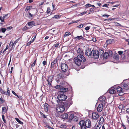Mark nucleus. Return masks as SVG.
<instances>
[{
  "mask_svg": "<svg viewBox=\"0 0 129 129\" xmlns=\"http://www.w3.org/2000/svg\"><path fill=\"white\" fill-rule=\"evenodd\" d=\"M61 67V70L63 72H64L65 73H67L69 75V72L68 69V66L66 64L62 63Z\"/></svg>",
  "mask_w": 129,
  "mask_h": 129,
  "instance_id": "nucleus-1",
  "label": "nucleus"
},
{
  "mask_svg": "<svg viewBox=\"0 0 129 129\" xmlns=\"http://www.w3.org/2000/svg\"><path fill=\"white\" fill-rule=\"evenodd\" d=\"M99 117V115L97 113L94 112L92 114V122H93L95 124H96L98 122V119Z\"/></svg>",
  "mask_w": 129,
  "mask_h": 129,
  "instance_id": "nucleus-2",
  "label": "nucleus"
},
{
  "mask_svg": "<svg viewBox=\"0 0 129 129\" xmlns=\"http://www.w3.org/2000/svg\"><path fill=\"white\" fill-rule=\"evenodd\" d=\"M67 73V74L66 73H65L62 72L58 74L57 75V77L59 79H63L66 78L67 76L69 75Z\"/></svg>",
  "mask_w": 129,
  "mask_h": 129,
  "instance_id": "nucleus-3",
  "label": "nucleus"
},
{
  "mask_svg": "<svg viewBox=\"0 0 129 129\" xmlns=\"http://www.w3.org/2000/svg\"><path fill=\"white\" fill-rule=\"evenodd\" d=\"M72 99L71 98H70L66 101V102L63 103L64 105L67 108H68L70 106L73 104V102L71 100Z\"/></svg>",
  "mask_w": 129,
  "mask_h": 129,
  "instance_id": "nucleus-4",
  "label": "nucleus"
},
{
  "mask_svg": "<svg viewBox=\"0 0 129 129\" xmlns=\"http://www.w3.org/2000/svg\"><path fill=\"white\" fill-rule=\"evenodd\" d=\"M92 52L93 53H92V56L95 59H98L99 56V52H98V51L92 50Z\"/></svg>",
  "mask_w": 129,
  "mask_h": 129,
  "instance_id": "nucleus-5",
  "label": "nucleus"
},
{
  "mask_svg": "<svg viewBox=\"0 0 129 129\" xmlns=\"http://www.w3.org/2000/svg\"><path fill=\"white\" fill-rule=\"evenodd\" d=\"M67 96L63 94L60 93L57 96V98L61 102L65 101L67 98Z\"/></svg>",
  "mask_w": 129,
  "mask_h": 129,
  "instance_id": "nucleus-6",
  "label": "nucleus"
},
{
  "mask_svg": "<svg viewBox=\"0 0 129 129\" xmlns=\"http://www.w3.org/2000/svg\"><path fill=\"white\" fill-rule=\"evenodd\" d=\"M65 110V108L64 106L61 105L58 107L56 108V110L58 113H61L63 112Z\"/></svg>",
  "mask_w": 129,
  "mask_h": 129,
  "instance_id": "nucleus-7",
  "label": "nucleus"
},
{
  "mask_svg": "<svg viewBox=\"0 0 129 129\" xmlns=\"http://www.w3.org/2000/svg\"><path fill=\"white\" fill-rule=\"evenodd\" d=\"M0 92L2 94L6 95L7 96H10V91L9 88H7V92H5L2 88H1L0 89Z\"/></svg>",
  "mask_w": 129,
  "mask_h": 129,
  "instance_id": "nucleus-8",
  "label": "nucleus"
},
{
  "mask_svg": "<svg viewBox=\"0 0 129 129\" xmlns=\"http://www.w3.org/2000/svg\"><path fill=\"white\" fill-rule=\"evenodd\" d=\"M92 50L91 51L90 49L88 48L85 50V54L86 56H92Z\"/></svg>",
  "mask_w": 129,
  "mask_h": 129,
  "instance_id": "nucleus-9",
  "label": "nucleus"
},
{
  "mask_svg": "<svg viewBox=\"0 0 129 129\" xmlns=\"http://www.w3.org/2000/svg\"><path fill=\"white\" fill-rule=\"evenodd\" d=\"M84 123L85 121L83 120H82L79 122V124L81 129H86L87 126Z\"/></svg>",
  "mask_w": 129,
  "mask_h": 129,
  "instance_id": "nucleus-10",
  "label": "nucleus"
},
{
  "mask_svg": "<svg viewBox=\"0 0 129 129\" xmlns=\"http://www.w3.org/2000/svg\"><path fill=\"white\" fill-rule=\"evenodd\" d=\"M77 57L82 62H84L86 61V59L84 55H78Z\"/></svg>",
  "mask_w": 129,
  "mask_h": 129,
  "instance_id": "nucleus-11",
  "label": "nucleus"
},
{
  "mask_svg": "<svg viewBox=\"0 0 129 129\" xmlns=\"http://www.w3.org/2000/svg\"><path fill=\"white\" fill-rule=\"evenodd\" d=\"M68 90V88L66 87H60L59 89V92L61 93V94H63V93L66 92Z\"/></svg>",
  "mask_w": 129,
  "mask_h": 129,
  "instance_id": "nucleus-12",
  "label": "nucleus"
},
{
  "mask_svg": "<svg viewBox=\"0 0 129 129\" xmlns=\"http://www.w3.org/2000/svg\"><path fill=\"white\" fill-rule=\"evenodd\" d=\"M57 59H54L53 62H52L51 64V66L50 67V69H51L52 68H55L56 66V64L57 62Z\"/></svg>",
  "mask_w": 129,
  "mask_h": 129,
  "instance_id": "nucleus-13",
  "label": "nucleus"
},
{
  "mask_svg": "<svg viewBox=\"0 0 129 129\" xmlns=\"http://www.w3.org/2000/svg\"><path fill=\"white\" fill-rule=\"evenodd\" d=\"M74 61L76 64L78 66H80L81 65V62L77 57H76L74 58Z\"/></svg>",
  "mask_w": 129,
  "mask_h": 129,
  "instance_id": "nucleus-14",
  "label": "nucleus"
},
{
  "mask_svg": "<svg viewBox=\"0 0 129 129\" xmlns=\"http://www.w3.org/2000/svg\"><path fill=\"white\" fill-rule=\"evenodd\" d=\"M103 108V104H99L97 108V110L99 112H101Z\"/></svg>",
  "mask_w": 129,
  "mask_h": 129,
  "instance_id": "nucleus-15",
  "label": "nucleus"
},
{
  "mask_svg": "<svg viewBox=\"0 0 129 129\" xmlns=\"http://www.w3.org/2000/svg\"><path fill=\"white\" fill-rule=\"evenodd\" d=\"M85 125L86 126V128H89L90 127L91 125V122L89 119H88L85 121Z\"/></svg>",
  "mask_w": 129,
  "mask_h": 129,
  "instance_id": "nucleus-16",
  "label": "nucleus"
},
{
  "mask_svg": "<svg viewBox=\"0 0 129 129\" xmlns=\"http://www.w3.org/2000/svg\"><path fill=\"white\" fill-rule=\"evenodd\" d=\"M53 77L52 76H50L48 77L47 80L48 84L50 86L51 85V83L53 80L52 79Z\"/></svg>",
  "mask_w": 129,
  "mask_h": 129,
  "instance_id": "nucleus-17",
  "label": "nucleus"
},
{
  "mask_svg": "<svg viewBox=\"0 0 129 129\" xmlns=\"http://www.w3.org/2000/svg\"><path fill=\"white\" fill-rule=\"evenodd\" d=\"M99 100L100 102L104 104L106 102V99L105 96H101L99 98Z\"/></svg>",
  "mask_w": 129,
  "mask_h": 129,
  "instance_id": "nucleus-18",
  "label": "nucleus"
},
{
  "mask_svg": "<svg viewBox=\"0 0 129 129\" xmlns=\"http://www.w3.org/2000/svg\"><path fill=\"white\" fill-rule=\"evenodd\" d=\"M123 89L125 90H127L129 89L128 84L127 83H124L123 85Z\"/></svg>",
  "mask_w": 129,
  "mask_h": 129,
  "instance_id": "nucleus-19",
  "label": "nucleus"
},
{
  "mask_svg": "<svg viewBox=\"0 0 129 129\" xmlns=\"http://www.w3.org/2000/svg\"><path fill=\"white\" fill-rule=\"evenodd\" d=\"M77 54L78 55H84V53L83 50L81 48H79L77 50Z\"/></svg>",
  "mask_w": 129,
  "mask_h": 129,
  "instance_id": "nucleus-20",
  "label": "nucleus"
},
{
  "mask_svg": "<svg viewBox=\"0 0 129 129\" xmlns=\"http://www.w3.org/2000/svg\"><path fill=\"white\" fill-rule=\"evenodd\" d=\"M27 24L29 26H31V27H32L35 25V23L34 21H32L30 22H28L27 24L26 25V26Z\"/></svg>",
  "mask_w": 129,
  "mask_h": 129,
  "instance_id": "nucleus-21",
  "label": "nucleus"
},
{
  "mask_svg": "<svg viewBox=\"0 0 129 129\" xmlns=\"http://www.w3.org/2000/svg\"><path fill=\"white\" fill-rule=\"evenodd\" d=\"M68 114L65 113L61 115V117L64 119H66L68 118Z\"/></svg>",
  "mask_w": 129,
  "mask_h": 129,
  "instance_id": "nucleus-22",
  "label": "nucleus"
},
{
  "mask_svg": "<svg viewBox=\"0 0 129 129\" xmlns=\"http://www.w3.org/2000/svg\"><path fill=\"white\" fill-rule=\"evenodd\" d=\"M113 39H108L106 41L105 44L107 46L109 44H111L112 43L113 41Z\"/></svg>",
  "mask_w": 129,
  "mask_h": 129,
  "instance_id": "nucleus-23",
  "label": "nucleus"
},
{
  "mask_svg": "<svg viewBox=\"0 0 129 129\" xmlns=\"http://www.w3.org/2000/svg\"><path fill=\"white\" fill-rule=\"evenodd\" d=\"M116 88H111L109 90V92L111 94H114L116 93Z\"/></svg>",
  "mask_w": 129,
  "mask_h": 129,
  "instance_id": "nucleus-24",
  "label": "nucleus"
},
{
  "mask_svg": "<svg viewBox=\"0 0 129 129\" xmlns=\"http://www.w3.org/2000/svg\"><path fill=\"white\" fill-rule=\"evenodd\" d=\"M115 89L118 92L120 93L122 92V89L121 87L118 86Z\"/></svg>",
  "mask_w": 129,
  "mask_h": 129,
  "instance_id": "nucleus-25",
  "label": "nucleus"
},
{
  "mask_svg": "<svg viewBox=\"0 0 129 129\" xmlns=\"http://www.w3.org/2000/svg\"><path fill=\"white\" fill-rule=\"evenodd\" d=\"M49 105L47 103H45L44 106V110L45 111L47 112L48 111Z\"/></svg>",
  "mask_w": 129,
  "mask_h": 129,
  "instance_id": "nucleus-26",
  "label": "nucleus"
},
{
  "mask_svg": "<svg viewBox=\"0 0 129 129\" xmlns=\"http://www.w3.org/2000/svg\"><path fill=\"white\" fill-rule=\"evenodd\" d=\"M68 115L69 116V119L70 121V120H71L74 117V115L73 114H70L69 113V114Z\"/></svg>",
  "mask_w": 129,
  "mask_h": 129,
  "instance_id": "nucleus-27",
  "label": "nucleus"
},
{
  "mask_svg": "<svg viewBox=\"0 0 129 129\" xmlns=\"http://www.w3.org/2000/svg\"><path fill=\"white\" fill-rule=\"evenodd\" d=\"M109 54L108 52H105L104 53L102 57H103L104 59H107L108 56H109Z\"/></svg>",
  "mask_w": 129,
  "mask_h": 129,
  "instance_id": "nucleus-28",
  "label": "nucleus"
},
{
  "mask_svg": "<svg viewBox=\"0 0 129 129\" xmlns=\"http://www.w3.org/2000/svg\"><path fill=\"white\" fill-rule=\"evenodd\" d=\"M98 52H99V55L100 54V57H102L104 53V50H103L100 49L98 51Z\"/></svg>",
  "mask_w": 129,
  "mask_h": 129,
  "instance_id": "nucleus-29",
  "label": "nucleus"
},
{
  "mask_svg": "<svg viewBox=\"0 0 129 129\" xmlns=\"http://www.w3.org/2000/svg\"><path fill=\"white\" fill-rule=\"evenodd\" d=\"M94 124H95V125L94 127L95 129H100V128L101 126V125L100 124H95V123Z\"/></svg>",
  "mask_w": 129,
  "mask_h": 129,
  "instance_id": "nucleus-30",
  "label": "nucleus"
},
{
  "mask_svg": "<svg viewBox=\"0 0 129 129\" xmlns=\"http://www.w3.org/2000/svg\"><path fill=\"white\" fill-rule=\"evenodd\" d=\"M6 30L7 29L6 28L2 27L0 28V33L2 32L3 33H5Z\"/></svg>",
  "mask_w": 129,
  "mask_h": 129,
  "instance_id": "nucleus-31",
  "label": "nucleus"
},
{
  "mask_svg": "<svg viewBox=\"0 0 129 129\" xmlns=\"http://www.w3.org/2000/svg\"><path fill=\"white\" fill-rule=\"evenodd\" d=\"M7 112V110L6 108L5 107H2V113L3 114H5Z\"/></svg>",
  "mask_w": 129,
  "mask_h": 129,
  "instance_id": "nucleus-32",
  "label": "nucleus"
},
{
  "mask_svg": "<svg viewBox=\"0 0 129 129\" xmlns=\"http://www.w3.org/2000/svg\"><path fill=\"white\" fill-rule=\"evenodd\" d=\"M104 122V119L102 116L101 117L100 120H99L100 123L101 124H102Z\"/></svg>",
  "mask_w": 129,
  "mask_h": 129,
  "instance_id": "nucleus-33",
  "label": "nucleus"
},
{
  "mask_svg": "<svg viewBox=\"0 0 129 129\" xmlns=\"http://www.w3.org/2000/svg\"><path fill=\"white\" fill-rule=\"evenodd\" d=\"M75 39L76 40H80L81 39H83V37L82 36H78L77 37H75Z\"/></svg>",
  "mask_w": 129,
  "mask_h": 129,
  "instance_id": "nucleus-34",
  "label": "nucleus"
},
{
  "mask_svg": "<svg viewBox=\"0 0 129 129\" xmlns=\"http://www.w3.org/2000/svg\"><path fill=\"white\" fill-rule=\"evenodd\" d=\"M15 120L19 124H23V123L22 122L20 121V120L18 118H15Z\"/></svg>",
  "mask_w": 129,
  "mask_h": 129,
  "instance_id": "nucleus-35",
  "label": "nucleus"
},
{
  "mask_svg": "<svg viewBox=\"0 0 129 129\" xmlns=\"http://www.w3.org/2000/svg\"><path fill=\"white\" fill-rule=\"evenodd\" d=\"M119 58V55L118 54L116 53L114 55L113 58L115 59H117Z\"/></svg>",
  "mask_w": 129,
  "mask_h": 129,
  "instance_id": "nucleus-36",
  "label": "nucleus"
},
{
  "mask_svg": "<svg viewBox=\"0 0 129 129\" xmlns=\"http://www.w3.org/2000/svg\"><path fill=\"white\" fill-rule=\"evenodd\" d=\"M61 17V15H56L54 16V17H52V18H55V19H58L60 18Z\"/></svg>",
  "mask_w": 129,
  "mask_h": 129,
  "instance_id": "nucleus-37",
  "label": "nucleus"
},
{
  "mask_svg": "<svg viewBox=\"0 0 129 129\" xmlns=\"http://www.w3.org/2000/svg\"><path fill=\"white\" fill-rule=\"evenodd\" d=\"M32 8L31 6H28L26 7L25 8V11L26 12H27L28 10H30Z\"/></svg>",
  "mask_w": 129,
  "mask_h": 129,
  "instance_id": "nucleus-38",
  "label": "nucleus"
},
{
  "mask_svg": "<svg viewBox=\"0 0 129 129\" xmlns=\"http://www.w3.org/2000/svg\"><path fill=\"white\" fill-rule=\"evenodd\" d=\"M94 10V8H91L89 10V11L90 12L88 13V14H90L91 13H92L93 12Z\"/></svg>",
  "mask_w": 129,
  "mask_h": 129,
  "instance_id": "nucleus-39",
  "label": "nucleus"
},
{
  "mask_svg": "<svg viewBox=\"0 0 129 129\" xmlns=\"http://www.w3.org/2000/svg\"><path fill=\"white\" fill-rule=\"evenodd\" d=\"M37 59H35L33 63L31 64V66L32 68L34 67L35 66V64H36V60Z\"/></svg>",
  "mask_w": 129,
  "mask_h": 129,
  "instance_id": "nucleus-40",
  "label": "nucleus"
},
{
  "mask_svg": "<svg viewBox=\"0 0 129 129\" xmlns=\"http://www.w3.org/2000/svg\"><path fill=\"white\" fill-rule=\"evenodd\" d=\"M90 4H87L85 5L84 6V8L87 9L90 7Z\"/></svg>",
  "mask_w": 129,
  "mask_h": 129,
  "instance_id": "nucleus-41",
  "label": "nucleus"
},
{
  "mask_svg": "<svg viewBox=\"0 0 129 129\" xmlns=\"http://www.w3.org/2000/svg\"><path fill=\"white\" fill-rule=\"evenodd\" d=\"M30 28H28V27L26 26L22 28V30L23 31H25L27 30L28 29H29Z\"/></svg>",
  "mask_w": 129,
  "mask_h": 129,
  "instance_id": "nucleus-42",
  "label": "nucleus"
},
{
  "mask_svg": "<svg viewBox=\"0 0 129 129\" xmlns=\"http://www.w3.org/2000/svg\"><path fill=\"white\" fill-rule=\"evenodd\" d=\"M60 127L63 129H65L66 128V126L63 124H62L61 125Z\"/></svg>",
  "mask_w": 129,
  "mask_h": 129,
  "instance_id": "nucleus-43",
  "label": "nucleus"
},
{
  "mask_svg": "<svg viewBox=\"0 0 129 129\" xmlns=\"http://www.w3.org/2000/svg\"><path fill=\"white\" fill-rule=\"evenodd\" d=\"M40 114L42 116L43 118H47V117L45 116L44 114H43L42 112H40Z\"/></svg>",
  "mask_w": 129,
  "mask_h": 129,
  "instance_id": "nucleus-44",
  "label": "nucleus"
},
{
  "mask_svg": "<svg viewBox=\"0 0 129 129\" xmlns=\"http://www.w3.org/2000/svg\"><path fill=\"white\" fill-rule=\"evenodd\" d=\"M2 117L3 120V121L5 123H6L7 122L6 121V120L5 119V118L4 115H2Z\"/></svg>",
  "mask_w": 129,
  "mask_h": 129,
  "instance_id": "nucleus-45",
  "label": "nucleus"
},
{
  "mask_svg": "<svg viewBox=\"0 0 129 129\" xmlns=\"http://www.w3.org/2000/svg\"><path fill=\"white\" fill-rule=\"evenodd\" d=\"M50 12V9L49 7L47 8V10L46 11V13L47 14H49Z\"/></svg>",
  "mask_w": 129,
  "mask_h": 129,
  "instance_id": "nucleus-46",
  "label": "nucleus"
},
{
  "mask_svg": "<svg viewBox=\"0 0 129 129\" xmlns=\"http://www.w3.org/2000/svg\"><path fill=\"white\" fill-rule=\"evenodd\" d=\"M47 63V62L45 60L43 61L42 62V63L45 67H46V64Z\"/></svg>",
  "mask_w": 129,
  "mask_h": 129,
  "instance_id": "nucleus-47",
  "label": "nucleus"
},
{
  "mask_svg": "<svg viewBox=\"0 0 129 129\" xmlns=\"http://www.w3.org/2000/svg\"><path fill=\"white\" fill-rule=\"evenodd\" d=\"M0 101L2 103H3L5 102V100L3 99L2 97H1L0 99Z\"/></svg>",
  "mask_w": 129,
  "mask_h": 129,
  "instance_id": "nucleus-48",
  "label": "nucleus"
},
{
  "mask_svg": "<svg viewBox=\"0 0 129 129\" xmlns=\"http://www.w3.org/2000/svg\"><path fill=\"white\" fill-rule=\"evenodd\" d=\"M20 39V38H19L18 39H17L16 40V41L14 42V43H13V45H14L15 44V45L16 44V43H17L18 42V41Z\"/></svg>",
  "mask_w": 129,
  "mask_h": 129,
  "instance_id": "nucleus-49",
  "label": "nucleus"
},
{
  "mask_svg": "<svg viewBox=\"0 0 129 129\" xmlns=\"http://www.w3.org/2000/svg\"><path fill=\"white\" fill-rule=\"evenodd\" d=\"M59 44V43L58 42H57L56 44H54V46L55 47H58Z\"/></svg>",
  "mask_w": 129,
  "mask_h": 129,
  "instance_id": "nucleus-50",
  "label": "nucleus"
},
{
  "mask_svg": "<svg viewBox=\"0 0 129 129\" xmlns=\"http://www.w3.org/2000/svg\"><path fill=\"white\" fill-rule=\"evenodd\" d=\"M123 105H120L119 106L118 108L119 109H123Z\"/></svg>",
  "mask_w": 129,
  "mask_h": 129,
  "instance_id": "nucleus-51",
  "label": "nucleus"
},
{
  "mask_svg": "<svg viewBox=\"0 0 129 129\" xmlns=\"http://www.w3.org/2000/svg\"><path fill=\"white\" fill-rule=\"evenodd\" d=\"M13 42L11 41L10 42V44H9V45L10 46L12 45V47H11V48L13 47V46L14 45H13Z\"/></svg>",
  "mask_w": 129,
  "mask_h": 129,
  "instance_id": "nucleus-52",
  "label": "nucleus"
},
{
  "mask_svg": "<svg viewBox=\"0 0 129 129\" xmlns=\"http://www.w3.org/2000/svg\"><path fill=\"white\" fill-rule=\"evenodd\" d=\"M37 35V34L36 33H34L33 36L34 37L33 38L34 39H35V40L36 39V36Z\"/></svg>",
  "mask_w": 129,
  "mask_h": 129,
  "instance_id": "nucleus-53",
  "label": "nucleus"
},
{
  "mask_svg": "<svg viewBox=\"0 0 129 129\" xmlns=\"http://www.w3.org/2000/svg\"><path fill=\"white\" fill-rule=\"evenodd\" d=\"M61 86L60 85H58L56 86L55 87V88L56 89H59L60 88V87H61Z\"/></svg>",
  "mask_w": 129,
  "mask_h": 129,
  "instance_id": "nucleus-54",
  "label": "nucleus"
},
{
  "mask_svg": "<svg viewBox=\"0 0 129 129\" xmlns=\"http://www.w3.org/2000/svg\"><path fill=\"white\" fill-rule=\"evenodd\" d=\"M90 28V26H87L85 28V30H88Z\"/></svg>",
  "mask_w": 129,
  "mask_h": 129,
  "instance_id": "nucleus-55",
  "label": "nucleus"
},
{
  "mask_svg": "<svg viewBox=\"0 0 129 129\" xmlns=\"http://www.w3.org/2000/svg\"><path fill=\"white\" fill-rule=\"evenodd\" d=\"M118 53L120 55H121L123 53V51H118Z\"/></svg>",
  "mask_w": 129,
  "mask_h": 129,
  "instance_id": "nucleus-56",
  "label": "nucleus"
},
{
  "mask_svg": "<svg viewBox=\"0 0 129 129\" xmlns=\"http://www.w3.org/2000/svg\"><path fill=\"white\" fill-rule=\"evenodd\" d=\"M86 14V12H85V11H84L83 12H82L81 13H80V14H79V15H80V16H82V15H85Z\"/></svg>",
  "mask_w": 129,
  "mask_h": 129,
  "instance_id": "nucleus-57",
  "label": "nucleus"
},
{
  "mask_svg": "<svg viewBox=\"0 0 129 129\" xmlns=\"http://www.w3.org/2000/svg\"><path fill=\"white\" fill-rule=\"evenodd\" d=\"M17 97L19 98L21 100L22 99V97L21 96H18L17 95V96H16Z\"/></svg>",
  "mask_w": 129,
  "mask_h": 129,
  "instance_id": "nucleus-58",
  "label": "nucleus"
},
{
  "mask_svg": "<svg viewBox=\"0 0 129 129\" xmlns=\"http://www.w3.org/2000/svg\"><path fill=\"white\" fill-rule=\"evenodd\" d=\"M32 42L31 41H30L28 42L26 44V46H28L30 44H31V43Z\"/></svg>",
  "mask_w": 129,
  "mask_h": 129,
  "instance_id": "nucleus-59",
  "label": "nucleus"
},
{
  "mask_svg": "<svg viewBox=\"0 0 129 129\" xmlns=\"http://www.w3.org/2000/svg\"><path fill=\"white\" fill-rule=\"evenodd\" d=\"M13 28V27L11 26L8 27L7 28V29L10 30Z\"/></svg>",
  "mask_w": 129,
  "mask_h": 129,
  "instance_id": "nucleus-60",
  "label": "nucleus"
},
{
  "mask_svg": "<svg viewBox=\"0 0 129 129\" xmlns=\"http://www.w3.org/2000/svg\"><path fill=\"white\" fill-rule=\"evenodd\" d=\"M126 118L127 119V122L129 123V117L128 116H126Z\"/></svg>",
  "mask_w": 129,
  "mask_h": 129,
  "instance_id": "nucleus-61",
  "label": "nucleus"
},
{
  "mask_svg": "<svg viewBox=\"0 0 129 129\" xmlns=\"http://www.w3.org/2000/svg\"><path fill=\"white\" fill-rule=\"evenodd\" d=\"M109 5L108 4H106L102 6V7H107Z\"/></svg>",
  "mask_w": 129,
  "mask_h": 129,
  "instance_id": "nucleus-62",
  "label": "nucleus"
},
{
  "mask_svg": "<svg viewBox=\"0 0 129 129\" xmlns=\"http://www.w3.org/2000/svg\"><path fill=\"white\" fill-rule=\"evenodd\" d=\"M92 41L94 42H95L96 41V40L95 38H93L92 39Z\"/></svg>",
  "mask_w": 129,
  "mask_h": 129,
  "instance_id": "nucleus-63",
  "label": "nucleus"
},
{
  "mask_svg": "<svg viewBox=\"0 0 129 129\" xmlns=\"http://www.w3.org/2000/svg\"><path fill=\"white\" fill-rule=\"evenodd\" d=\"M47 127L49 128V129H54L53 128L51 127L49 125L47 126Z\"/></svg>",
  "mask_w": 129,
  "mask_h": 129,
  "instance_id": "nucleus-64",
  "label": "nucleus"
}]
</instances>
